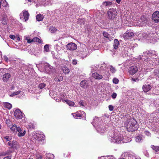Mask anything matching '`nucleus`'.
<instances>
[{
	"instance_id": "obj_56",
	"label": "nucleus",
	"mask_w": 159,
	"mask_h": 159,
	"mask_svg": "<svg viewBox=\"0 0 159 159\" xmlns=\"http://www.w3.org/2000/svg\"><path fill=\"white\" fill-rule=\"evenodd\" d=\"M9 37L11 39L14 40L16 38V37L14 35H11L9 36Z\"/></svg>"
},
{
	"instance_id": "obj_8",
	"label": "nucleus",
	"mask_w": 159,
	"mask_h": 159,
	"mask_svg": "<svg viewBox=\"0 0 159 159\" xmlns=\"http://www.w3.org/2000/svg\"><path fill=\"white\" fill-rule=\"evenodd\" d=\"M77 48L76 44L73 43H70L66 45L67 49L70 51H72L75 50Z\"/></svg>"
},
{
	"instance_id": "obj_7",
	"label": "nucleus",
	"mask_w": 159,
	"mask_h": 159,
	"mask_svg": "<svg viewBox=\"0 0 159 159\" xmlns=\"http://www.w3.org/2000/svg\"><path fill=\"white\" fill-rule=\"evenodd\" d=\"M14 115L15 117L17 119H21L24 115L21 111L19 109H16L14 112Z\"/></svg>"
},
{
	"instance_id": "obj_21",
	"label": "nucleus",
	"mask_w": 159,
	"mask_h": 159,
	"mask_svg": "<svg viewBox=\"0 0 159 159\" xmlns=\"http://www.w3.org/2000/svg\"><path fill=\"white\" fill-rule=\"evenodd\" d=\"M17 142L16 141H10L8 143V145L12 148L16 147V145L17 144Z\"/></svg>"
},
{
	"instance_id": "obj_43",
	"label": "nucleus",
	"mask_w": 159,
	"mask_h": 159,
	"mask_svg": "<svg viewBox=\"0 0 159 159\" xmlns=\"http://www.w3.org/2000/svg\"><path fill=\"white\" fill-rule=\"evenodd\" d=\"M49 49V46L48 45L46 44L44 47V51L46 52H48Z\"/></svg>"
},
{
	"instance_id": "obj_31",
	"label": "nucleus",
	"mask_w": 159,
	"mask_h": 159,
	"mask_svg": "<svg viewBox=\"0 0 159 159\" xmlns=\"http://www.w3.org/2000/svg\"><path fill=\"white\" fill-rule=\"evenodd\" d=\"M4 107L9 109H11L12 107V105L9 103L6 102L4 103Z\"/></svg>"
},
{
	"instance_id": "obj_36",
	"label": "nucleus",
	"mask_w": 159,
	"mask_h": 159,
	"mask_svg": "<svg viewBox=\"0 0 159 159\" xmlns=\"http://www.w3.org/2000/svg\"><path fill=\"white\" fill-rule=\"evenodd\" d=\"M85 20L84 19L80 18L78 20L77 23L80 25L84 24L85 23Z\"/></svg>"
},
{
	"instance_id": "obj_37",
	"label": "nucleus",
	"mask_w": 159,
	"mask_h": 159,
	"mask_svg": "<svg viewBox=\"0 0 159 159\" xmlns=\"http://www.w3.org/2000/svg\"><path fill=\"white\" fill-rule=\"evenodd\" d=\"M64 101L70 106H73L74 104L75 103L74 102L68 100H64Z\"/></svg>"
},
{
	"instance_id": "obj_6",
	"label": "nucleus",
	"mask_w": 159,
	"mask_h": 159,
	"mask_svg": "<svg viewBox=\"0 0 159 159\" xmlns=\"http://www.w3.org/2000/svg\"><path fill=\"white\" fill-rule=\"evenodd\" d=\"M43 67L44 72L48 74L51 73L53 70V67L47 63L43 65Z\"/></svg>"
},
{
	"instance_id": "obj_4",
	"label": "nucleus",
	"mask_w": 159,
	"mask_h": 159,
	"mask_svg": "<svg viewBox=\"0 0 159 159\" xmlns=\"http://www.w3.org/2000/svg\"><path fill=\"white\" fill-rule=\"evenodd\" d=\"M45 136L43 133H34L33 135L32 139L36 144H42L44 143Z\"/></svg>"
},
{
	"instance_id": "obj_11",
	"label": "nucleus",
	"mask_w": 159,
	"mask_h": 159,
	"mask_svg": "<svg viewBox=\"0 0 159 159\" xmlns=\"http://www.w3.org/2000/svg\"><path fill=\"white\" fill-rule=\"evenodd\" d=\"M121 156L125 158V159H136V157L128 152H125L123 153Z\"/></svg>"
},
{
	"instance_id": "obj_30",
	"label": "nucleus",
	"mask_w": 159,
	"mask_h": 159,
	"mask_svg": "<svg viewBox=\"0 0 159 159\" xmlns=\"http://www.w3.org/2000/svg\"><path fill=\"white\" fill-rule=\"evenodd\" d=\"M44 16L42 15H38L36 16V19L37 21H39L42 20Z\"/></svg>"
},
{
	"instance_id": "obj_58",
	"label": "nucleus",
	"mask_w": 159,
	"mask_h": 159,
	"mask_svg": "<svg viewBox=\"0 0 159 159\" xmlns=\"http://www.w3.org/2000/svg\"><path fill=\"white\" fill-rule=\"evenodd\" d=\"M64 156L65 157H66L69 156L70 155V154L69 152H66V153H64Z\"/></svg>"
},
{
	"instance_id": "obj_46",
	"label": "nucleus",
	"mask_w": 159,
	"mask_h": 159,
	"mask_svg": "<svg viewBox=\"0 0 159 159\" xmlns=\"http://www.w3.org/2000/svg\"><path fill=\"white\" fill-rule=\"evenodd\" d=\"M2 5L4 7H6L7 6V3L5 0H2Z\"/></svg>"
},
{
	"instance_id": "obj_64",
	"label": "nucleus",
	"mask_w": 159,
	"mask_h": 159,
	"mask_svg": "<svg viewBox=\"0 0 159 159\" xmlns=\"http://www.w3.org/2000/svg\"><path fill=\"white\" fill-rule=\"evenodd\" d=\"M108 159H116L113 156H111Z\"/></svg>"
},
{
	"instance_id": "obj_14",
	"label": "nucleus",
	"mask_w": 159,
	"mask_h": 159,
	"mask_svg": "<svg viewBox=\"0 0 159 159\" xmlns=\"http://www.w3.org/2000/svg\"><path fill=\"white\" fill-rule=\"evenodd\" d=\"M134 33L132 32L127 31L124 34V38L125 39H129V38L133 36Z\"/></svg>"
},
{
	"instance_id": "obj_49",
	"label": "nucleus",
	"mask_w": 159,
	"mask_h": 159,
	"mask_svg": "<svg viewBox=\"0 0 159 159\" xmlns=\"http://www.w3.org/2000/svg\"><path fill=\"white\" fill-rule=\"evenodd\" d=\"M117 96V94L116 93H113L111 95V97L113 99H115Z\"/></svg>"
},
{
	"instance_id": "obj_18",
	"label": "nucleus",
	"mask_w": 159,
	"mask_h": 159,
	"mask_svg": "<svg viewBox=\"0 0 159 159\" xmlns=\"http://www.w3.org/2000/svg\"><path fill=\"white\" fill-rule=\"evenodd\" d=\"M153 35V34L152 33L147 34L146 33H144L142 34V37L144 39H148L149 38L152 37Z\"/></svg>"
},
{
	"instance_id": "obj_50",
	"label": "nucleus",
	"mask_w": 159,
	"mask_h": 159,
	"mask_svg": "<svg viewBox=\"0 0 159 159\" xmlns=\"http://www.w3.org/2000/svg\"><path fill=\"white\" fill-rule=\"evenodd\" d=\"M25 39L28 43H30L32 42V41H31L32 39H30L29 37H26Z\"/></svg>"
},
{
	"instance_id": "obj_40",
	"label": "nucleus",
	"mask_w": 159,
	"mask_h": 159,
	"mask_svg": "<svg viewBox=\"0 0 159 159\" xmlns=\"http://www.w3.org/2000/svg\"><path fill=\"white\" fill-rule=\"evenodd\" d=\"M140 20L143 22V24L146 23L147 21V20L144 16H141Z\"/></svg>"
},
{
	"instance_id": "obj_34",
	"label": "nucleus",
	"mask_w": 159,
	"mask_h": 159,
	"mask_svg": "<svg viewBox=\"0 0 159 159\" xmlns=\"http://www.w3.org/2000/svg\"><path fill=\"white\" fill-rule=\"evenodd\" d=\"M63 80V77L61 76H57L54 78V80L56 81L60 82Z\"/></svg>"
},
{
	"instance_id": "obj_10",
	"label": "nucleus",
	"mask_w": 159,
	"mask_h": 159,
	"mask_svg": "<svg viewBox=\"0 0 159 159\" xmlns=\"http://www.w3.org/2000/svg\"><path fill=\"white\" fill-rule=\"evenodd\" d=\"M72 114L74 118L77 119L78 118L83 117L84 114L85 115V113L84 111H77L75 113H72Z\"/></svg>"
},
{
	"instance_id": "obj_13",
	"label": "nucleus",
	"mask_w": 159,
	"mask_h": 159,
	"mask_svg": "<svg viewBox=\"0 0 159 159\" xmlns=\"http://www.w3.org/2000/svg\"><path fill=\"white\" fill-rule=\"evenodd\" d=\"M17 131L18 132V135L19 137H22L25 135V131L21 129L20 127H18L17 128Z\"/></svg>"
},
{
	"instance_id": "obj_1",
	"label": "nucleus",
	"mask_w": 159,
	"mask_h": 159,
	"mask_svg": "<svg viewBox=\"0 0 159 159\" xmlns=\"http://www.w3.org/2000/svg\"><path fill=\"white\" fill-rule=\"evenodd\" d=\"M142 57H139L137 61L141 64L148 66V68L152 69L155 66L158 65L157 58H154L153 56L157 57L156 52L155 51L150 50L143 52Z\"/></svg>"
},
{
	"instance_id": "obj_33",
	"label": "nucleus",
	"mask_w": 159,
	"mask_h": 159,
	"mask_svg": "<svg viewBox=\"0 0 159 159\" xmlns=\"http://www.w3.org/2000/svg\"><path fill=\"white\" fill-rule=\"evenodd\" d=\"M112 2L111 1H105L102 2V4L105 6H111L112 4Z\"/></svg>"
},
{
	"instance_id": "obj_28",
	"label": "nucleus",
	"mask_w": 159,
	"mask_h": 159,
	"mask_svg": "<svg viewBox=\"0 0 159 159\" xmlns=\"http://www.w3.org/2000/svg\"><path fill=\"white\" fill-rule=\"evenodd\" d=\"M103 34L104 36L109 41H111V36L107 32H103Z\"/></svg>"
},
{
	"instance_id": "obj_57",
	"label": "nucleus",
	"mask_w": 159,
	"mask_h": 159,
	"mask_svg": "<svg viewBox=\"0 0 159 159\" xmlns=\"http://www.w3.org/2000/svg\"><path fill=\"white\" fill-rule=\"evenodd\" d=\"M145 134L148 136H150L151 135L150 133L148 131H144Z\"/></svg>"
},
{
	"instance_id": "obj_54",
	"label": "nucleus",
	"mask_w": 159,
	"mask_h": 159,
	"mask_svg": "<svg viewBox=\"0 0 159 159\" xmlns=\"http://www.w3.org/2000/svg\"><path fill=\"white\" fill-rule=\"evenodd\" d=\"M3 32L2 30V29L1 28H0V36L3 39Z\"/></svg>"
},
{
	"instance_id": "obj_52",
	"label": "nucleus",
	"mask_w": 159,
	"mask_h": 159,
	"mask_svg": "<svg viewBox=\"0 0 159 159\" xmlns=\"http://www.w3.org/2000/svg\"><path fill=\"white\" fill-rule=\"evenodd\" d=\"M56 30H57V29L54 27L51 28L50 29V30L51 32L52 33H53L55 31H56Z\"/></svg>"
},
{
	"instance_id": "obj_59",
	"label": "nucleus",
	"mask_w": 159,
	"mask_h": 159,
	"mask_svg": "<svg viewBox=\"0 0 159 159\" xmlns=\"http://www.w3.org/2000/svg\"><path fill=\"white\" fill-rule=\"evenodd\" d=\"M144 154H145V155L147 157H149V153H148V152H147V151H145V152H144Z\"/></svg>"
},
{
	"instance_id": "obj_42",
	"label": "nucleus",
	"mask_w": 159,
	"mask_h": 159,
	"mask_svg": "<svg viewBox=\"0 0 159 159\" xmlns=\"http://www.w3.org/2000/svg\"><path fill=\"white\" fill-rule=\"evenodd\" d=\"M46 85L44 83H41L40 84H39V85H38V88L41 89H43V88H44L45 86Z\"/></svg>"
},
{
	"instance_id": "obj_9",
	"label": "nucleus",
	"mask_w": 159,
	"mask_h": 159,
	"mask_svg": "<svg viewBox=\"0 0 159 159\" xmlns=\"http://www.w3.org/2000/svg\"><path fill=\"white\" fill-rule=\"evenodd\" d=\"M152 20L156 23L159 22V11H155L152 15Z\"/></svg>"
},
{
	"instance_id": "obj_55",
	"label": "nucleus",
	"mask_w": 159,
	"mask_h": 159,
	"mask_svg": "<svg viewBox=\"0 0 159 159\" xmlns=\"http://www.w3.org/2000/svg\"><path fill=\"white\" fill-rule=\"evenodd\" d=\"M72 63L73 65H76L77 64V61L76 59H73Z\"/></svg>"
},
{
	"instance_id": "obj_23",
	"label": "nucleus",
	"mask_w": 159,
	"mask_h": 159,
	"mask_svg": "<svg viewBox=\"0 0 159 159\" xmlns=\"http://www.w3.org/2000/svg\"><path fill=\"white\" fill-rule=\"evenodd\" d=\"M2 23L4 25L6 24L7 23V19L6 15L3 14V16H2Z\"/></svg>"
},
{
	"instance_id": "obj_15",
	"label": "nucleus",
	"mask_w": 159,
	"mask_h": 159,
	"mask_svg": "<svg viewBox=\"0 0 159 159\" xmlns=\"http://www.w3.org/2000/svg\"><path fill=\"white\" fill-rule=\"evenodd\" d=\"M151 86L150 84H145L143 86L142 89L145 92H147L151 89Z\"/></svg>"
},
{
	"instance_id": "obj_22",
	"label": "nucleus",
	"mask_w": 159,
	"mask_h": 159,
	"mask_svg": "<svg viewBox=\"0 0 159 159\" xmlns=\"http://www.w3.org/2000/svg\"><path fill=\"white\" fill-rule=\"evenodd\" d=\"M11 77V75L8 73H7L3 75V80L5 82L7 81L9 78Z\"/></svg>"
},
{
	"instance_id": "obj_53",
	"label": "nucleus",
	"mask_w": 159,
	"mask_h": 159,
	"mask_svg": "<svg viewBox=\"0 0 159 159\" xmlns=\"http://www.w3.org/2000/svg\"><path fill=\"white\" fill-rule=\"evenodd\" d=\"M109 110L110 111H112L114 109V107L112 105H110L108 106Z\"/></svg>"
},
{
	"instance_id": "obj_5",
	"label": "nucleus",
	"mask_w": 159,
	"mask_h": 159,
	"mask_svg": "<svg viewBox=\"0 0 159 159\" xmlns=\"http://www.w3.org/2000/svg\"><path fill=\"white\" fill-rule=\"evenodd\" d=\"M108 19L110 20H114L116 18L117 13L116 9L110 8L107 11Z\"/></svg>"
},
{
	"instance_id": "obj_2",
	"label": "nucleus",
	"mask_w": 159,
	"mask_h": 159,
	"mask_svg": "<svg viewBox=\"0 0 159 159\" xmlns=\"http://www.w3.org/2000/svg\"><path fill=\"white\" fill-rule=\"evenodd\" d=\"M125 125L129 132L134 131L138 129L137 121L134 118L128 119L125 123Z\"/></svg>"
},
{
	"instance_id": "obj_62",
	"label": "nucleus",
	"mask_w": 159,
	"mask_h": 159,
	"mask_svg": "<svg viewBox=\"0 0 159 159\" xmlns=\"http://www.w3.org/2000/svg\"><path fill=\"white\" fill-rule=\"evenodd\" d=\"M80 106H84L83 102V101H81L80 102Z\"/></svg>"
},
{
	"instance_id": "obj_32",
	"label": "nucleus",
	"mask_w": 159,
	"mask_h": 159,
	"mask_svg": "<svg viewBox=\"0 0 159 159\" xmlns=\"http://www.w3.org/2000/svg\"><path fill=\"white\" fill-rule=\"evenodd\" d=\"M32 42H38L39 43H41L42 42V40L37 37H35L32 39Z\"/></svg>"
},
{
	"instance_id": "obj_29",
	"label": "nucleus",
	"mask_w": 159,
	"mask_h": 159,
	"mask_svg": "<svg viewBox=\"0 0 159 159\" xmlns=\"http://www.w3.org/2000/svg\"><path fill=\"white\" fill-rule=\"evenodd\" d=\"M62 69L64 73L66 74H68L69 73V69L66 66L63 67L62 68Z\"/></svg>"
},
{
	"instance_id": "obj_26",
	"label": "nucleus",
	"mask_w": 159,
	"mask_h": 159,
	"mask_svg": "<svg viewBox=\"0 0 159 159\" xmlns=\"http://www.w3.org/2000/svg\"><path fill=\"white\" fill-rule=\"evenodd\" d=\"M119 45V42L118 40L117 39H115L114 41V43H113L114 48L116 49H117Z\"/></svg>"
},
{
	"instance_id": "obj_16",
	"label": "nucleus",
	"mask_w": 159,
	"mask_h": 159,
	"mask_svg": "<svg viewBox=\"0 0 159 159\" xmlns=\"http://www.w3.org/2000/svg\"><path fill=\"white\" fill-rule=\"evenodd\" d=\"M152 78H159V69H155L152 75Z\"/></svg>"
},
{
	"instance_id": "obj_39",
	"label": "nucleus",
	"mask_w": 159,
	"mask_h": 159,
	"mask_svg": "<svg viewBox=\"0 0 159 159\" xmlns=\"http://www.w3.org/2000/svg\"><path fill=\"white\" fill-rule=\"evenodd\" d=\"M46 159H52L54 157V155L51 154H48L46 156Z\"/></svg>"
},
{
	"instance_id": "obj_20",
	"label": "nucleus",
	"mask_w": 159,
	"mask_h": 159,
	"mask_svg": "<svg viewBox=\"0 0 159 159\" xmlns=\"http://www.w3.org/2000/svg\"><path fill=\"white\" fill-rule=\"evenodd\" d=\"M23 16L25 21H27L29 19V14L27 11H24L23 12Z\"/></svg>"
},
{
	"instance_id": "obj_3",
	"label": "nucleus",
	"mask_w": 159,
	"mask_h": 159,
	"mask_svg": "<svg viewBox=\"0 0 159 159\" xmlns=\"http://www.w3.org/2000/svg\"><path fill=\"white\" fill-rule=\"evenodd\" d=\"M111 138L113 139L112 142L114 143H127L130 142L131 140L130 138H128V139L126 140L125 139L126 137L124 138L121 134L116 133H115Z\"/></svg>"
},
{
	"instance_id": "obj_38",
	"label": "nucleus",
	"mask_w": 159,
	"mask_h": 159,
	"mask_svg": "<svg viewBox=\"0 0 159 159\" xmlns=\"http://www.w3.org/2000/svg\"><path fill=\"white\" fill-rule=\"evenodd\" d=\"M151 148L156 152L159 151V146L151 145Z\"/></svg>"
},
{
	"instance_id": "obj_60",
	"label": "nucleus",
	"mask_w": 159,
	"mask_h": 159,
	"mask_svg": "<svg viewBox=\"0 0 159 159\" xmlns=\"http://www.w3.org/2000/svg\"><path fill=\"white\" fill-rule=\"evenodd\" d=\"M126 49H127V48H125V51L124 52V53H125V56H126V55L128 56V52L127 50H126Z\"/></svg>"
},
{
	"instance_id": "obj_47",
	"label": "nucleus",
	"mask_w": 159,
	"mask_h": 159,
	"mask_svg": "<svg viewBox=\"0 0 159 159\" xmlns=\"http://www.w3.org/2000/svg\"><path fill=\"white\" fill-rule=\"evenodd\" d=\"M113 82L115 84H118L119 82V80L117 78H114L113 80Z\"/></svg>"
},
{
	"instance_id": "obj_19",
	"label": "nucleus",
	"mask_w": 159,
	"mask_h": 159,
	"mask_svg": "<svg viewBox=\"0 0 159 159\" xmlns=\"http://www.w3.org/2000/svg\"><path fill=\"white\" fill-rule=\"evenodd\" d=\"M93 77L96 79L100 80L102 78V76L101 75H100L97 73L95 72L92 74Z\"/></svg>"
},
{
	"instance_id": "obj_61",
	"label": "nucleus",
	"mask_w": 159,
	"mask_h": 159,
	"mask_svg": "<svg viewBox=\"0 0 159 159\" xmlns=\"http://www.w3.org/2000/svg\"><path fill=\"white\" fill-rule=\"evenodd\" d=\"M11 156H7L5 157L3 159H11Z\"/></svg>"
},
{
	"instance_id": "obj_44",
	"label": "nucleus",
	"mask_w": 159,
	"mask_h": 159,
	"mask_svg": "<svg viewBox=\"0 0 159 159\" xmlns=\"http://www.w3.org/2000/svg\"><path fill=\"white\" fill-rule=\"evenodd\" d=\"M4 138L7 141H9L11 139L12 136H6L4 137Z\"/></svg>"
},
{
	"instance_id": "obj_24",
	"label": "nucleus",
	"mask_w": 159,
	"mask_h": 159,
	"mask_svg": "<svg viewBox=\"0 0 159 159\" xmlns=\"http://www.w3.org/2000/svg\"><path fill=\"white\" fill-rule=\"evenodd\" d=\"M80 86L84 89H86L87 87V81L85 80H82L80 83Z\"/></svg>"
},
{
	"instance_id": "obj_35",
	"label": "nucleus",
	"mask_w": 159,
	"mask_h": 159,
	"mask_svg": "<svg viewBox=\"0 0 159 159\" xmlns=\"http://www.w3.org/2000/svg\"><path fill=\"white\" fill-rule=\"evenodd\" d=\"M20 93V91H18L14 92H10L9 93V95L11 97H12L14 96H15L19 94Z\"/></svg>"
},
{
	"instance_id": "obj_41",
	"label": "nucleus",
	"mask_w": 159,
	"mask_h": 159,
	"mask_svg": "<svg viewBox=\"0 0 159 159\" xmlns=\"http://www.w3.org/2000/svg\"><path fill=\"white\" fill-rule=\"evenodd\" d=\"M17 128H18V127H17L16 125L14 124L11 127L10 129L13 131H15L16 129L17 130Z\"/></svg>"
},
{
	"instance_id": "obj_12",
	"label": "nucleus",
	"mask_w": 159,
	"mask_h": 159,
	"mask_svg": "<svg viewBox=\"0 0 159 159\" xmlns=\"http://www.w3.org/2000/svg\"><path fill=\"white\" fill-rule=\"evenodd\" d=\"M138 68L137 66H134L129 67L128 71L129 73L131 75L135 74L138 71Z\"/></svg>"
},
{
	"instance_id": "obj_25",
	"label": "nucleus",
	"mask_w": 159,
	"mask_h": 159,
	"mask_svg": "<svg viewBox=\"0 0 159 159\" xmlns=\"http://www.w3.org/2000/svg\"><path fill=\"white\" fill-rule=\"evenodd\" d=\"M102 126H98L97 129L98 131L101 134L104 133L105 132V129Z\"/></svg>"
},
{
	"instance_id": "obj_51",
	"label": "nucleus",
	"mask_w": 159,
	"mask_h": 159,
	"mask_svg": "<svg viewBox=\"0 0 159 159\" xmlns=\"http://www.w3.org/2000/svg\"><path fill=\"white\" fill-rule=\"evenodd\" d=\"M131 80L132 81H133L134 82H138L139 81V79L138 78H131Z\"/></svg>"
},
{
	"instance_id": "obj_48",
	"label": "nucleus",
	"mask_w": 159,
	"mask_h": 159,
	"mask_svg": "<svg viewBox=\"0 0 159 159\" xmlns=\"http://www.w3.org/2000/svg\"><path fill=\"white\" fill-rule=\"evenodd\" d=\"M2 59H3L6 62H8L9 61L8 58L6 56H3Z\"/></svg>"
},
{
	"instance_id": "obj_17",
	"label": "nucleus",
	"mask_w": 159,
	"mask_h": 159,
	"mask_svg": "<svg viewBox=\"0 0 159 159\" xmlns=\"http://www.w3.org/2000/svg\"><path fill=\"white\" fill-rule=\"evenodd\" d=\"M86 52V51H80L78 52V55L79 57H80L81 58L84 59L87 56V54Z\"/></svg>"
},
{
	"instance_id": "obj_27",
	"label": "nucleus",
	"mask_w": 159,
	"mask_h": 159,
	"mask_svg": "<svg viewBox=\"0 0 159 159\" xmlns=\"http://www.w3.org/2000/svg\"><path fill=\"white\" fill-rule=\"evenodd\" d=\"M143 139L142 136L140 135H139L135 137V140L136 142L138 143L141 142Z\"/></svg>"
},
{
	"instance_id": "obj_45",
	"label": "nucleus",
	"mask_w": 159,
	"mask_h": 159,
	"mask_svg": "<svg viewBox=\"0 0 159 159\" xmlns=\"http://www.w3.org/2000/svg\"><path fill=\"white\" fill-rule=\"evenodd\" d=\"M110 70L112 73H114L116 71V70L114 67L111 65L110 66Z\"/></svg>"
},
{
	"instance_id": "obj_63",
	"label": "nucleus",
	"mask_w": 159,
	"mask_h": 159,
	"mask_svg": "<svg viewBox=\"0 0 159 159\" xmlns=\"http://www.w3.org/2000/svg\"><path fill=\"white\" fill-rule=\"evenodd\" d=\"M9 152H5L3 153V155L4 156L8 155V154Z\"/></svg>"
}]
</instances>
